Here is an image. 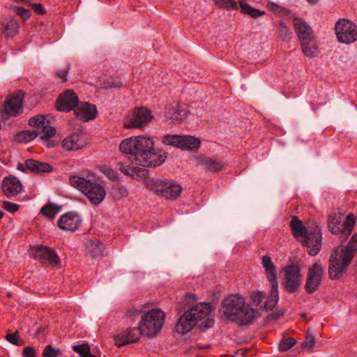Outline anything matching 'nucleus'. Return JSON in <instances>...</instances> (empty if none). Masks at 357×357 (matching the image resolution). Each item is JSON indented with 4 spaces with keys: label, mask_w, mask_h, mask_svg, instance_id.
<instances>
[{
    "label": "nucleus",
    "mask_w": 357,
    "mask_h": 357,
    "mask_svg": "<svg viewBox=\"0 0 357 357\" xmlns=\"http://www.w3.org/2000/svg\"><path fill=\"white\" fill-rule=\"evenodd\" d=\"M119 150L130 160L146 167L160 166L167 158L165 153L154 149L153 139L144 135L124 139L119 144Z\"/></svg>",
    "instance_id": "obj_1"
},
{
    "label": "nucleus",
    "mask_w": 357,
    "mask_h": 357,
    "mask_svg": "<svg viewBox=\"0 0 357 357\" xmlns=\"http://www.w3.org/2000/svg\"><path fill=\"white\" fill-rule=\"evenodd\" d=\"M222 311L226 320L239 326L252 324L257 312L238 294H231L222 301Z\"/></svg>",
    "instance_id": "obj_2"
},
{
    "label": "nucleus",
    "mask_w": 357,
    "mask_h": 357,
    "mask_svg": "<svg viewBox=\"0 0 357 357\" xmlns=\"http://www.w3.org/2000/svg\"><path fill=\"white\" fill-rule=\"evenodd\" d=\"M357 253V233H354L347 245L336 248L329 258L328 275L331 280L341 278Z\"/></svg>",
    "instance_id": "obj_3"
},
{
    "label": "nucleus",
    "mask_w": 357,
    "mask_h": 357,
    "mask_svg": "<svg viewBox=\"0 0 357 357\" xmlns=\"http://www.w3.org/2000/svg\"><path fill=\"white\" fill-rule=\"evenodd\" d=\"M293 236L307 248V253L312 257L318 255L322 246V229L317 225L307 229L298 217L293 216L290 222Z\"/></svg>",
    "instance_id": "obj_4"
},
{
    "label": "nucleus",
    "mask_w": 357,
    "mask_h": 357,
    "mask_svg": "<svg viewBox=\"0 0 357 357\" xmlns=\"http://www.w3.org/2000/svg\"><path fill=\"white\" fill-rule=\"evenodd\" d=\"M70 185L84 195L93 205L100 204L105 197L104 188L96 182H93L78 175L70 176Z\"/></svg>",
    "instance_id": "obj_5"
},
{
    "label": "nucleus",
    "mask_w": 357,
    "mask_h": 357,
    "mask_svg": "<svg viewBox=\"0 0 357 357\" xmlns=\"http://www.w3.org/2000/svg\"><path fill=\"white\" fill-rule=\"evenodd\" d=\"M165 312L160 309H152L144 312L138 324L141 335L149 338L157 336L165 324Z\"/></svg>",
    "instance_id": "obj_6"
},
{
    "label": "nucleus",
    "mask_w": 357,
    "mask_h": 357,
    "mask_svg": "<svg viewBox=\"0 0 357 357\" xmlns=\"http://www.w3.org/2000/svg\"><path fill=\"white\" fill-rule=\"evenodd\" d=\"M342 217V214L336 213L328 216V227L330 231L333 234L338 235L342 243L348 239L356 223V218L353 213L349 214L343 222Z\"/></svg>",
    "instance_id": "obj_7"
},
{
    "label": "nucleus",
    "mask_w": 357,
    "mask_h": 357,
    "mask_svg": "<svg viewBox=\"0 0 357 357\" xmlns=\"http://www.w3.org/2000/svg\"><path fill=\"white\" fill-rule=\"evenodd\" d=\"M146 186L150 190L167 199L177 198L182 191V188L179 184L158 178L148 179Z\"/></svg>",
    "instance_id": "obj_8"
},
{
    "label": "nucleus",
    "mask_w": 357,
    "mask_h": 357,
    "mask_svg": "<svg viewBox=\"0 0 357 357\" xmlns=\"http://www.w3.org/2000/svg\"><path fill=\"white\" fill-rule=\"evenodd\" d=\"M283 273L282 286L289 294L296 292L301 284V267L298 263H291L282 268Z\"/></svg>",
    "instance_id": "obj_9"
},
{
    "label": "nucleus",
    "mask_w": 357,
    "mask_h": 357,
    "mask_svg": "<svg viewBox=\"0 0 357 357\" xmlns=\"http://www.w3.org/2000/svg\"><path fill=\"white\" fill-rule=\"evenodd\" d=\"M335 33L340 43L349 45L357 40V26L351 20H339L335 26Z\"/></svg>",
    "instance_id": "obj_10"
},
{
    "label": "nucleus",
    "mask_w": 357,
    "mask_h": 357,
    "mask_svg": "<svg viewBox=\"0 0 357 357\" xmlns=\"http://www.w3.org/2000/svg\"><path fill=\"white\" fill-rule=\"evenodd\" d=\"M324 272V268L319 261L308 268L304 287L308 294H313L319 289Z\"/></svg>",
    "instance_id": "obj_11"
},
{
    "label": "nucleus",
    "mask_w": 357,
    "mask_h": 357,
    "mask_svg": "<svg viewBox=\"0 0 357 357\" xmlns=\"http://www.w3.org/2000/svg\"><path fill=\"white\" fill-rule=\"evenodd\" d=\"M212 305L209 303H200L190 307L188 312L196 319V322L204 320L199 325V328L208 329L214 325V319L211 317Z\"/></svg>",
    "instance_id": "obj_12"
},
{
    "label": "nucleus",
    "mask_w": 357,
    "mask_h": 357,
    "mask_svg": "<svg viewBox=\"0 0 357 357\" xmlns=\"http://www.w3.org/2000/svg\"><path fill=\"white\" fill-rule=\"evenodd\" d=\"M29 124L41 133L42 140H47L56 133L55 128L49 125L50 121L45 116H34L29 119Z\"/></svg>",
    "instance_id": "obj_13"
},
{
    "label": "nucleus",
    "mask_w": 357,
    "mask_h": 357,
    "mask_svg": "<svg viewBox=\"0 0 357 357\" xmlns=\"http://www.w3.org/2000/svg\"><path fill=\"white\" fill-rule=\"evenodd\" d=\"M152 119L151 113L146 107L136 109L132 116L125 121L124 127L126 128H139L144 126Z\"/></svg>",
    "instance_id": "obj_14"
},
{
    "label": "nucleus",
    "mask_w": 357,
    "mask_h": 357,
    "mask_svg": "<svg viewBox=\"0 0 357 357\" xmlns=\"http://www.w3.org/2000/svg\"><path fill=\"white\" fill-rule=\"evenodd\" d=\"M79 103L76 93L68 89L59 95L56 100V107L58 111L68 112L74 110Z\"/></svg>",
    "instance_id": "obj_15"
},
{
    "label": "nucleus",
    "mask_w": 357,
    "mask_h": 357,
    "mask_svg": "<svg viewBox=\"0 0 357 357\" xmlns=\"http://www.w3.org/2000/svg\"><path fill=\"white\" fill-rule=\"evenodd\" d=\"M81 218L74 211L63 214L57 220V225L61 229L69 231H76L81 225Z\"/></svg>",
    "instance_id": "obj_16"
},
{
    "label": "nucleus",
    "mask_w": 357,
    "mask_h": 357,
    "mask_svg": "<svg viewBox=\"0 0 357 357\" xmlns=\"http://www.w3.org/2000/svg\"><path fill=\"white\" fill-rule=\"evenodd\" d=\"M24 92L19 91L8 98L4 103V112L10 116H16L23 111Z\"/></svg>",
    "instance_id": "obj_17"
},
{
    "label": "nucleus",
    "mask_w": 357,
    "mask_h": 357,
    "mask_svg": "<svg viewBox=\"0 0 357 357\" xmlns=\"http://www.w3.org/2000/svg\"><path fill=\"white\" fill-rule=\"evenodd\" d=\"M34 259L40 260L41 262L48 261L50 264L54 266H60L61 261L59 257L54 250L44 245L38 246L33 251Z\"/></svg>",
    "instance_id": "obj_18"
},
{
    "label": "nucleus",
    "mask_w": 357,
    "mask_h": 357,
    "mask_svg": "<svg viewBox=\"0 0 357 357\" xmlns=\"http://www.w3.org/2000/svg\"><path fill=\"white\" fill-rule=\"evenodd\" d=\"M1 189L6 197L12 198L22 192V184L18 178L14 175H9L3 178Z\"/></svg>",
    "instance_id": "obj_19"
},
{
    "label": "nucleus",
    "mask_w": 357,
    "mask_h": 357,
    "mask_svg": "<svg viewBox=\"0 0 357 357\" xmlns=\"http://www.w3.org/2000/svg\"><path fill=\"white\" fill-rule=\"evenodd\" d=\"M187 116V111L178 102H174L166 107L165 116L171 123L183 121Z\"/></svg>",
    "instance_id": "obj_20"
},
{
    "label": "nucleus",
    "mask_w": 357,
    "mask_h": 357,
    "mask_svg": "<svg viewBox=\"0 0 357 357\" xmlns=\"http://www.w3.org/2000/svg\"><path fill=\"white\" fill-rule=\"evenodd\" d=\"M75 117L82 121L86 122L96 117L98 111L95 105L88 102H80L73 110Z\"/></svg>",
    "instance_id": "obj_21"
},
{
    "label": "nucleus",
    "mask_w": 357,
    "mask_h": 357,
    "mask_svg": "<svg viewBox=\"0 0 357 357\" xmlns=\"http://www.w3.org/2000/svg\"><path fill=\"white\" fill-rule=\"evenodd\" d=\"M139 328H129L120 335L115 336L114 342L118 347H123L128 344L136 343L140 340Z\"/></svg>",
    "instance_id": "obj_22"
},
{
    "label": "nucleus",
    "mask_w": 357,
    "mask_h": 357,
    "mask_svg": "<svg viewBox=\"0 0 357 357\" xmlns=\"http://www.w3.org/2000/svg\"><path fill=\"white\" fill-rule=\"evenodd\" d=\"M200 165L206 171L215 173L221 171L225 167V163L219 157L201 155L199 158Z\"/></svg>",
    "instance_id": "obj_23"
},
{
    "label": "nucleus",
    "mask_w": 357,
    "mask_h": 357,
    "mask_svg": "<svg viewBox=\"0 0 357 357\" xmlns=\"http://www.w3.org/2000/svg\"><path fill=\"white\" fill-rule=\"evenodd\" d=\"M63 148L66 151H76L84 148L86 142L83 134L80 132H74L63 139Z\"/></svg>",
    "instance_id": "obj_24"
},
{
    "label": "nucleus",
    "mask_w": 357,
    "mask_h": 357,
    "mask_svg": "<svg viewBox=\"0 0 357 357\" xmlns=\"http://www.w3.org/2000/svg\"><path fill=\"white\" fill-rule=\"evenodd\" d=\"M293 24L295 32L297 34L300 41L312 40L313 35L312 29L303 19L301 17L294 18Z\"/></svg>",
    "instance_id": "obj_25"
},
{
    "label": "nucleus",
    "mask_w": 357,
    "mask_h": 357,
    "mask_svg": "<svg viewBox=\"0 0 357 357\" xmlns=\"http://www.w3.org/2000/svg\"><path fill=\"white\" fill-rule=\"evenodd\" d=\"M197 324L196 319L193 318L188 310H187L178 319L175 326V330L178 333L185 335L190 332Z\"/></svg>",
    "instance_id": "obj_26"
},
{
    "label": "nucleus",
    "mask_w": 357,
    "mask_h": 357,
    "mask_svg": "<svg viewBox=\"0 0 357 357\" xmlns=\"http://www.w3.org/2000/svg\"><path fill=\"white\" fill-rule=\"evenodd\" d=\"M261 264L264 268L265 274L271 285H275V288L278 285L277 278V271L271 257L265 255L262 257Z\"/></svg>",
    "instance_id": "obj_27"
},
{
    "label": "nucleus",
    "mask_w": 357,
    "mask_h": 357,
    "mask_svg": "<svg viewBox=\"0 0 357 357\" xmlns=\"http://www.w3.org/2000/svg\"><path fill=\"white\" fill-rule=\"evenodd\" d=\"M25 165L27 170L35 174L50 173L53 170L50 164L33 159L26 160Z\"/></svg>",
    "instance_id": "obj_28"
},
{
    "label": "nucleus",
    "mask_w": 357,
    "mask_h": 357,
    "mask_svg": "<svg viewBox=\"0 0 357 357\" xmlns=\"http://www.w3.org/2000/svg\"><path fill=\"white\" fill-rule=\"evenodd\" d=\"M200 144L201 141L197 137L191 135H181V149L196 151L199 149Z\"/></svg>",
    "instance_id": "obj_29"
},
{
    "label": "nucleus",
    "mask_w": 357,
    "mask_h": 357,
    "mask_svg": "<svg viewBox=\"0 0 357 357\" xmlns=\"http://www.w3.org/2000/svg\"><path fill=\"white\" fill-rule=\"evenodd\" d=\"M87 250L89 254L93 258L103 255L105 246L102 243L98 240H91L87 243Z\"/></svg>",
    "instance_id": "obj_30"
},
{
    "label": "nucleus",
    "mask_w": 357,
    "mask_h": 357,
    "mask_svg": "<svg viewBox=\"0 0 357 357\" xmlns=\"http://www.w3.org/2000/svg\"><path fill=\"white\" fill-rule=\"evenodd\" d=\"M61 209V206L50 202L40 208V213L43 216L53 220Z\"/></svg>",
    "instance_id": "obj_31"
},
{
    "label": "nucleus",
    "mask_w": 357,
    "mask_h": 357,
    "mask_svg": "<svg viewBox=\"0 0 357 357\" xmlns=\"http://www.w3.org/2000/svg\"><path fill=\"white\" fill-rule=\"evenodd\" d=\"M116 165L121 172L132 178L140 177V173L144 172L139 167H133L123 162H118Z\"/></svg>",
    "instance_id": "obj_32"
},
{
    "label": "nucleus",
    "mask_w": 357,
    "mask_h": 357,
    "mask_svg": "<svg viewBox=\"0 0 357 357\" xmlns=\"http://www.w3.org/2000/svg\"><path fill=\"white\" fill-rule=\"evenodd\" d=\"M38 136H40L41 139V133L38 130H24L17 135V139L19 142L27 143L36 139Z\"/></svg>",
    "instance_id": "obj_33"
},
{
    "label": "nucleus",
    "mask_w": 357,
    "mask_h": 357,
    "mask_svg": "<svg viewBox=\"0 0 357 357\" xmlns=\"http://www.w3.org/2000/svg\"><path fill=\"white\" fill-rule=\"evenodd\" d=\"M239 6L242 13L249 15L253 18H257L265 15L264 11L255 8L243 1H239Z\"/></svg>",
    "instance_id": "obj_34"
},
{
    "label": "nucleus",
    "mask_w": 357,
    "mask_h": 357,
    "mask_svg": "<svg viewBox=\"0 0 357 357\" xmlns=\"http://www.w3.org/2000/svg\"><path fill=\"white\" fill-rule=\"evenodd\" d=\"M279 300L278 285L275 288V285H271V296L266 300L264 308L266 310H271L278 303Z\"/></svg>",
    "instance_id": "obj_35"
},
{
    "label": "nucleus",
    "mask_w": 357,
    "mask_h": 357,
    "mask_svg": "<svg viewBox=\"0 0 357 357\" xmlns=\"http://www.w3.org/2000/svg\"><path fill=\"white\" fill-rule=\"evenodd\" d=\"M18 22L16 20L11 19L5 24L3 27V34L6 37L13 38L18 33Z\"/></svg>",
    "instance_id": "obj_36"
},
{
    "label": "nucleus",
    "mask_w": 357,
    "mask_h": 357,
    "mask_svg": "<svg viewBox=\"0 0 357 357\" xmlns=\"http://www.w3.org/2000/svg\"><path fill=\"white\" fill-rule=\"evenodd\" d=\"M162 142L166 145L181 149V135H166L162 137Z\"/></svg>",
    "instance_id": "obj_37"
},
{
    "label": "nucleus",
    "mask_w": 357,
    "mask_h": 357,
    "mask_svg": "<svg viewBox=\"0 0 357 357\" xmlns=\"http://www.w3.org/2000/svg\"><path fill=\"white\" fill-rule=\"evenodd\" d=\"M312 40L300 41L303 54L306 56L312 57L314 56L316 47L312 43Z\"/></svg>",
    "instance_id": "obj_38"
},
{
    "label": "nucleus",
    "mask_w": 357,
    "mask_h": 357,
    "mask_svg": "<svg viewBox=\"0 0 357 357\" xmlns=\"http://www.w3.org/2000/svg\"><path fill=\"white\" fill-rule=\"evenodd\" d=\"M279 35L284 41H289L292 36L289 28L283 21L279 22Z\"/></svg>",
    "instance_id": "obj_39"
},
{
    "label": "nucleus",
    "mask_w": 357,
    "mask_h": 357,
    "mask_svg": "<svg viewBox=\"0 0 357 357\" xmlns=\"http://www.w3.org/2000/svg\"><path fill=\"white\" fill-rule=\"evenodd\" d=\"M215 3L220 8L227 10L237 9V3L235 0H214Z\"/></svg>",
    "instance_id": "obj_40"
},
{
    "label": "nucleus",
    "mask_w": 357,
    "mask_h": 357,
    "mask_svg": "<svg viewBox=\"0 0 357 357\" xmlns=\"http://www.w3.org/2000/svg\"><path fill=\"white\" fill-rule=\"evenodd\" d=\"M61 355V350L52 347L51 344L47 345L42 353L43 357H58Z\"/></svg>",
    "instance_id": "obj_41"
},
{
    "label": "nucleus",
    "mask_w": 357,
    "mask_h": 357,
    "mask_svg": "<svg viewBox=\"0 0 357 357\" xmlns=\"http://www.w3.org/2000/svg\"><path fill=\"white\" fill-rule=\"evenodd\" d=\"M5 339L8 342L17 346H21L24 343V342L20 338L17 331L13 333H8L5 336Z\"/></svg>",
    "instance_id": "obj_42"
},
{
    "label": "nucleus",
    "mask_w": 357,
    "mask_h": 357,
    "mask_svg": "<svg viewBox=\"0 0 357 357\" xmlns=\"http://www.w3.org/2000/svg\"><path fill=\"white\" fill-rule=\"evenodd\" d=\"M296 343V340L293 337L283 339L279 344V350L281 351H287L294 347Z\"/></svg>",
    "instance_id": "obj_43"
},
{
    "label": "nucleus",
    "mask_w": 357,
    "mask_h": 357,
    "mask_svg": "<svg viewBox=\"0 0 357 357\" xmlns=\"http://www.w3.org/2000/svg\"><path fill=\"white\" fill-rule=\"evenodd\" d=\"M13 10H15V13L21 17V19L26 22L31 17V10L29 9H25L20 6H16L13 8Z\"/></svg>",
    "instance_id": "obj_44"
},
{
    "label": "nucleus",
    "mask_w": 357,
    "mask_h": 357,
    "mask_svg": "<svg viewBox=\"0 0 357 357\" xmlns=\"http://www.w3.org/2000/svg\"><path fill=\"white\" fill-rule=\"evenodd\" d=\"M73 350L79 354L80 357H82L89 354L90 347L87 344H77L73 347Z\"/></svg>",
    "instance_id": "obj_45"
},
{
    "label": "nucleus",
    "mask_w": 357,
    "mask_h": 357,
    "mask_svg": "<svg viewBox=\"0 0 357 357\" xmlns=\"http://www.w3.org/2000/svg\"><path fill=\"white\" fill-rule=\"evenodd\" d=\"M315 344V338L312 334L309 333V331H307L306 337L304 342L301 344L302 348L306 349H312Z\"/></svg>",
    "instance_id": "obj_46"
},
{
    "label": "nucleus",
    "mask_w": 357,
    "mask_h": 357,
    "mask_svg": "<svg viewBox=\"0 0 357 357\" xmlns=\"http://www.w3.org/2000/svg\"><path fill=\"white\" fill-rule=\"evenodd\" d=\"M2 207L5 211L12 213L17 212L20 208L18 204L9 201H3Z\"/></svg>",
    "instance_id": "obj_47"
},
{
    "label": "nucleus",
    "mask_w": 357,
    "mask_h": 357,
    "mask_svg": "<svg viewBox=\"0 0 357 357\" xmlns=\"http://www.w3.org/2000/svg\"><path fill=\"white\" fill-rule=\"evenodd\" d=\"M123 86V82L119 78H115L108 80L105 83V88H121Z\"/></svg>",
    "instance_id": "obj_48"
},
{
    "label": "nucleus",
    "mask_w": 357,
    "mask_h": 357,
    "mask_svg": "<svg viewBox=\"0 0 357 357\" xmlns=\"http://www.w3.org/2000/svg\"><path fill=\"white\" fill-rule=\"evenodd\" d=\"M70 66H67L66 68L60 69L56 72V76L61 79V82L64 83L67 82V77Z\"/></svg>",
    "instance_id": "obj_49"
},
{
    "label": "nucleus",
    "mask_w": 357,
    "mask_h": 357,
    "mask_svg": "<svg viewBox=\"0 0 357 357\" xmlns=\"http://www.w3.org/2000/svg\"><path fill=\"white\" fill-rule=\"evenodd\" d=\"M22 357H37L36 350L33 347H25L22 353Z\"/></svg>",
    "instance_id": "obj_50"
},
{
    "label": "nucleus",
    "mask_w": 357,
    "mask_h": 357,
    "mask_svg": "<svg viewBox=\"0 0 357 357\" xmlns=\"http://www.w3.org/2000/svg\"><path fill=\"white\" fill-rule=\"evenodd\" d=\"M142 312L141 309L130 308L127 311L126 316L135 320Z\"/></svg>",
    "instance_id": "obj_51"
},
{
    "label": "nucleus",
    "mask_w": 357,
    "mask_h": 357,
    "mask_svg": "<svg viewBox=\"0 0 357 357\" xmlns=\"http://www.w3.org/2000/svg\"><path fill=\"white\" fill-rule=\"evenodd\" d=\"M32 8L34 10V12L38 15H43L46 13V10L44 8V6L40 3H33Z\"/></svg>",
    "instance_id": "obj_52"
},
{
    "label": "nucleus",
    "mask_w": 357,
    "mask_h": 357,
    "mask_svg": "<svg viewBox=\"0 0 357 357\" xmlns=\"http://www.w3.org/2000/svg\"><path fill=\"white\" fill-rule=\"evenodd\" d=\"M264 295L263 293L261 291H258L253 294L252 296V300L254 303H255L257 305H259L263 300Z\"/></svg>",
    "instance_id": "obj_53"
},
{
    "label": "nucleus",
    "mask_w": 357,
    "mask_h": 357,
    "mask_svg": "<svg viewBox=\"0 0 357 357\" xmlns=\"http://www.w3.org/2000/svg\"><path fill=\"white\" fill-rule=\"evenodd\" d=\"M105 174L107 176V177L109 178H112L113 180L118 179V175H117L116 172L111 168L107 169V170L105 171Z\"/></svg>",
    "instance_id": "obj_54"
},
{
    "label": "nucleus",
    "mask_w": 357,
    "mask_h": 357,
    "mask_svg": "<svg viewBox=\"0 0 357 357\" xmlns=\"http://www.w3.org/2000/svg\"><path fill=\"white\" fill-rule=\"evenodd\" d=\"M284 314V312L282 311V310H279L278 312H273L269 317L268 318L271 319V320H277L279 318H280L282 316H283Z\"/></svg>",
    "instance_id": "obj_55"
},
{
    "label": "nucleus",
    "mask_w": 357,
    "mask_h": 357,
    "mask_svg": "<svg viewBox=\"0 0 357 357\" xmlns=\"http://www.w3.org/2000/svg\"><path fill=\"white\" fill-rule=\"evenodd\" d=\"M268 8L273 12H278L280 9V6H278L275 3L270 2L268 3Z\"/></svg>",
    "instance_id": "obj_56"
},
{
    "label": "nucleus",
    "mask_w": 357,
    "mask_h": 357,
    "mask_svg": "<svg viewBox=\"0 0 357 357\" xmlns=\"http://www.w3.org/2000/svg\"><path fill=\"white\" fill-rule=\"evenodd\" d=\"M185 301H188V302L192 301L193 303L197 301V297L195 294L188 293L185 296Z\"/></svg>",
    "instance_id": "obj_57"
},
{
    "label": "nucleus",
    "mask_w": 357,
    "mask_h": 357,
    "mask_svg": "<svg viewBox=\"0 0 357 357\" xmlns=\"http://www.w3.org/2000/svg\"><path fill=\"white\" fill-rule=\"evenodd\" d=\"M17 168L18 170H20L22 172H26L27 168L26 167L25 165H24L23 164L18 163Z\"/></svg>",
    "instance_id": "obj_58"
},
{
    "label": "nucleus",
    "mask_w": 357,
    "mask_h": 357,
    "mask_svg": "<svg viewBox=\"0 0 357 357\" xmlns=\"http://www.w3.org/2000/svg\"><path fill=\"white\" fill-rule=\"evenodd\" d=\"M307 1L312 4H315L318 2V0H307Z\"/></svg>",
    "instance_id": "obj_59"
},
{
    "label": "nucleus",
    "mask_w": 357,
    "mask_h": 357,
    "mask_svg": "<svg viewBox=\"0 0 357 357\" xmlns=\"http://www.w3.org/2000/svg\"><path fill=\"white\" fill-rule=\"evenodd\" d=\"M82 357H96L94 355H92L91 354V351H89V354H86L84 356Z\"/></svg>",
    "instance_id": "obj_60"
},
{
    "label": "nucleus",
    "mask_w": 357,
    "mask_h": 357,
    "mask_svg": "<svg viewBox=\"0 0 357 357\" xmlns=\"http://www.w3.org/2000/svg\"><path fill=\"white\" fill-rule=\"evenodd\" d=\"M3 213L1 211H0V219H1L3 218Z\"/></svg>",
    "instance_id": "obj_61"
},
{
    "label": "nucleus",
    "mask_w": 357,
    "mask_h": 357,
    "mask_svg": "<svg viewBox=\"0 0 357 357\" xmlns=\"http://www.w3.org/2000/svg\"><path fill=\"white\" fill-rule=\"evenodd\" d=\"M15 1H17V2H24V1H26V0H14Z\"/></svg>",
    "instance_id": "obj_62"
},
{
    "label": "nucleus",
    "mask_w": 357,
    "mask_h": 357,
    "mask_svg": "<svg viewBox=\"0 0 357 357\" xmlns=\"http://www.w3.org/2000/svg\"><path fill=\"white\" fill-rule=\"evenodd\" d=\"M305 316H306V314H302V317H305Z\"/></svg>",
    "instance_id": "obj_63"
},
{
    "label": "nucleus",
    "mask_w": 357,
    "mask_h": 357,
    "mask_svg": "<svg viewBox=\"0 0 357 357\" xmlns=\"http://www.w3.org/2000/svg\"><path fill=\"white\" fill-rule=\"evenodd\" d=\"M221 357H229V356H222Z\"/></svg>",
    "instance_id": "obj_64"
}]
</instances>
